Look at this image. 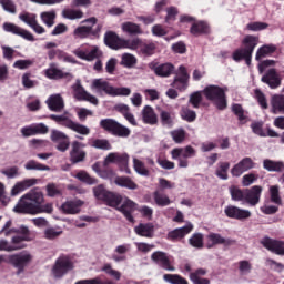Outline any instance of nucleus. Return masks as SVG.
I'll return each mask as SVG.
<instances>
[{"instance_id":"obj_62","label":"nucleus","mask_w":284,"mask_h":284,"mask_svg":"<svg viewBox=\"0 0 284 284\" xmlns=\"http://www.w3.org/2000/svg\"><path fill=\"white\" fill-rule=\"evenodd\" d=\"M239 272L241 276H247L252 272V263L247 260H243L239 262Z\"/></svg>"},{"instance_id":"obj_64","label":"nucleus","mask_w":284,"mask_h":284,"mask_svg":"<svg viewBox=\"0 0 284 284\" xmlns=\"http://www.w3.org/2000/svg\"><path fill=\"white\" fill-rule=\"evenodd\" d=\"M181 118L184 121H187L189 123H192V121H196V112H194V111H192L187 108H182Z\"/></svg>"},{"instance_id":"obj_12","label":"nucleus","mask_w":284,"mask_h":284,"mask_svg":"<svg viewBox=\"0 0 284 284\" xmlns=\"http://www.w3.org/2000/svg\"><path fill=\"white\" fill-rule=\"evenodd\" d=\"M190 81V74H187V69L185 67L180 65L178 73L174 78V81L172 82V88H175L176 90H180L183 92V90H187V82Z\"/></svg>"},{"instance_id":"obj_58","label":"nucleus","mask_w":284,"mask_h":284,"mask_svg":"<svg viewBox=\"0 0 284 284\" xmlns=\"http://www.w3.org/2000/svg\"><path fill=\"white\" fill-rule=\"evenodd\" d=\"M100 125L101 128H103V130H106L108 132H111V134H113L116 125H119V122L114 121L113 119H104L101 120Z\"/></svg>"},{"instance_id":"obj_20","label":"nucleus","mask_w":284,"mask_h":284,"mask_svg":"<svg viewBox=\"0 0 284 284\" xmlns=\"http://www.w3.org/2000/svg\"><path fill=\"white\" fill-rule=\"evenodd\" d=\"M194 230V224L187 222L184 226L174 229L168 233V239L170 241H181V239H185L187 234Z\"/></svg>"},{"instance_id":"obj_27","label":"nucleus","mask_w":284,"mask_h":284,"mask_svg":"<svg viewBox=\"0 0 284 284\" xmlns=\"http://www.w3.org/2000/svg\"><path fill=\"white\" fill-rule=\"evenodd\" d=\"M262 245L270 252H273V254H278L280 256H284V242L265 237L262 241Z\"/></svg>"},{"instance_id":"obj_46","label":"nucleus","mask_w":284,"mask_h":284,"mask_svg":"<svg viewBox=\"0 0 284 284\" xmlns=\"http://www.w3.org/2000/svg\"><path fill=\"white\" fill-rule=\"evenodd\" d=\"M230 170V162H220L217 164V169L215 171V175L217 179L222 181H227V171Z\"/></svg>"},{"instance_id":"obj_49","label":"nucleus","mask_w":284,"mask_h":284,"mask_svg":"<svg viewBox=\"0 0 284 284\" xmlns=\"http://www.w3.org/2000/svg\"><path fill=\"white\" fill-rule=\"evenodd\" d=\"M10 227H12V220L6 222L3 227L0 230V234H4V236H12V234L21 235V226L19 229Z\"/></svg>"},{"instance_id":"obj_36","label":"nucleus","mask_w":284,"mask_h":284,"mask_svg":"<svg viewBox=\"0 0 284 284\" xmlns=\"http://www.w3.org/2000/svg\"><path fill=\"white\" fill-rule=\"evenodd\" d=\"M142 120L149 125H156L159 119L156 118V113H154V109L150 105H145L142 110Z\"/></svg>"},{"instance_id":"obj_11","label":"nucleus","mask_w":284,"mask_h":284,"mask_svg":"<svg viewBox=\"0 0 284 284\" xmlns=\"http://www.w3.org/2000/svg\"><path fill=\"white\" fill-rule=\"evenodd\" d=\"M73 54L82 61H94L95 59H101L103 57V51L97 45L91 47L90 51L83 50V48H78L73 51Z\"/></svg>"},{"instance_id":"obj_32","label":"nucleus","mask_w":284,"mask_h":284,"mask_svg":"<svg viewBox=\"0 0 284 284\" xmlns=\"http://www.w3.org/2000/svg\"><path fill=\"white\" fill-rule=\"evenodd\" d=\"M32 185H37L36 179H27L21 182L16 183V185L11 190V195L17 196V194H21V192H26Z\"/></svg>"},{"instance_id":"obj_8","label":"nucleus","mask_w":284,"mask_h":284,"mask_svg":"<svg viewBox=\"0 0 284 284\" xmlns=\"http://www.w3.org/2000/svg\"><path fill=\"white\" fill-rule=\"evenodd\" d=\"M74 270V263L68 256H60L52 266L51 274L53 278H63L68 272Z\"/></svg>"},{"instance_id":"obj_2","label":"nucleus","mask_w":284,"mask_h":284,"mask_svg":"<svg viewBox=\"0 0 284 284\" xmlns=\"http://www.w3.org/2000/svg\"><path fill=\"white\" fill-rule=\"evenodd\" d=\"M28 241H32L30 239V229L21 225V235H12L10 241L0 239V252H19V250H26L28 247L26 242Z\"/></svg>"},{"instance_id":"obj_43","label":"nucleus","mask_w":284,"mask_h":284,"mask_svg":"<svg viewBox=\"0 0 284 284\" xmlns=\"http://www.w3.org/2000/svg\"><path fill=\"white\" fill-rule=\"evenodd\" d=\"M141 39L140 38H133V39H122L121 50H140L141 48Z\"/></svg>"},{"instance_id":"obj_45","label":"nucleus","mask_w":284,"mask_h":284,"mask_svg":"<svg viewBox=\"0 0 284 284\" xmlns=\"http://www.w3.org/2000/svg\"><path fill=\"white\" fill-rule=\"evenodd\" d=\"M61 234H63V229H61V226H50L44 230V239L48 241H54V239H59Z\"/></svg>"},{"instance_id":"obj_55","label":"nucleus","mask_w":284,"mask_h":284,"mask_svg":"<svg viewBox=\"0 0 284 284\" xmlns=\"http://www.w3.org/2000/svg\"><path fill=\"white\" fill-rule=\"evenodd\" d=\"M91 148H95V150H112V144L105 139H95L91 141Z\"/></svg>"},{"instance_id":"obj_28","label":"nucleus","mask_w":284,"mask_h":284,"mask_svg":"<svg viewBox=\"0 0 284 284\" xmlns=\"http://www.w3.org/2000/svg\"><path fill=\"white\" fill-rule=\"evenodd\" d=\"M263 189L261 186H253L251 190L245 191L244 193V203H248V205H258V201H261V193Z\"/></svg>"},{"instance_id":"obj_47","label":"nucleus","mask_w":284,"mask_h":284,"mask_svg":"<svg viewBox=\"0 0 284 284\" xmlns=\"http://www.w3.org/2000/svg\"><path fill=\"white\" fill-rule=\"evenodd\" d=\"M133 170H135L136 174H140V176H150V171L145 168V163L136 158H133Z\"/></svg>"},{"instance_id":"obj_53","label":"nucleus","mask_w":284,"mask_h":284,"mask_svg":"<svg viewBox=\"0 0 284 284\" xmlns=\"http://www.w3.org/2000/svg\"><path fill=\"white\" fill-rule=\"evenodd\" d=\"M160 119L164 128H172L174 125V115L168 111H161Z\"/></svg>"},{"instance_id":"obj_18","label":"nucleus","mask_w":284,"mask_h":284,"mask_svg":"<svg viewBox=\"0 0 284 284\" xmlns=\"http://www.w3.org/2000/svg\"><path fill=\"white\" fill-rule=\"evenodd\" d=\"M136 203L129 197H122V205L118 207V211L121 212L130 223H134V217L132 213L136 211Z\"/></svg>"},{"instance_id":"obj_48","label":"nucleus","mask_w":284,"mask_h":284,"mask_svg":"<svg viewBox=\"0 0 284 284\" xmlns=\"http://www.w3.org/2000/svg\"><path fill=\"white\" fill-rule=\"evenodd\" d=\"M24 170H37L38 172H50V166L30 160L24 164Z\"/></svg>"},{"instance_id":"obj_4","label":"nucleus","mask_w":284,"mask_h":284,"mask_svg":"<svg viewBox=\"0 0 284 284\" xmlns=\"http://www.w3.org/2000/svg\"><path fill=\"white\" fill-rule=\"evenodd\" d=\"M227 92V87H220L216 84L206 85L202 94L205 97L207 101H211L217 110H225L227 108V97L225 95Z\"/></svg>"},{"instance_id":"obj_31","label":"nucleus","mask_w":284,"mask_h":284,"mask_svg":"<svg viewBox=\"0 0 284 284\" xmlns=\"http://www.w3.org/2000/svg\"><path fill=\"white\" fill-rule=\"evenodd\" d=\"M271 112L273 114H284V95L283 94L272 95Z\"/></svg>"},{"instance_id":"obj_24","label":"nucleus","mask_w":284,"mask_h":284,"mask_svg":"<svg viewBox=\"0 0 284 284\" xmlns=\"http://www.w3.org/2000/svg\"><path fill=\"white\" fill-rule=\"evenodd\" d=\"M85 202H83V200H69L62 203L61 211L63 214H79Z\"/></svg>"},{"instance_id":"obj_14","label":"nucleus","mask_w":284,"mask_h":284,"mask_svg":"<svg viewBox=\"0 0 284 284\" xmlns=\"http://www.w3.org/2000/svg\"><path fill=\"white\" fill-rule=\"evenodd\" d=\"M4 32H10L11 34H17L18 37H22L27 41H34V36L30 33V31L26 29H21V27L12 23V22H4L2 26Z\"/></svg>"},{"instance_id":"obj_29","label":"nucleus","mask_w":284,"mask_h":284,"mask_svg":"<svg viewBox=\"0 0 284 284\" xmlns=\"http://www.w3.org/2000/svg\"><path fill=\"white\" fill-rule=\"evenodd\" d=\"M104 43L108 48H111V50H121L123 38H120L114 31H108L104 34Z\"/></svg>"},{"instance_id":"obj_60","label":"nucleus","mask_w":284,"mask_h":284,"mask_svg":"<svg viewBox=\"0 0 284 284\" xmlns=\"http://www.w3.org/2000/svg\"><path fill=\"white\" fill-rule=\"evenodd\" d=\"M230 194H231V199L233 201H244L245 202V192H243L237 186H231Z\"/></svg>"},{"instance_id":"obj_52","label":"nucleus","mask_w":284,"mask_h":284,"mask_svg":"<svg viewBox=\"0 0 284 284\" xmlns=\"http://www.w3.org/2000/svg\"><path fill=\"white\" fill-rule=\"evenodd\" d=\"M163 278L166 283L170 284H189L187 280H185L179 274H164Z\"/></svg>"},{"instance_id":"obj_42","label":"nucleus","mask_w":284,"mask_h":284,"mask_svg":"<svg viewBox=\"0 0 284 284\" xmlns=\"http://www.w3.org/2000/svg\"><path fill=\"white\" fill-rule=\"evenodd\" d=\"M155 74L158 77H170L174 72V65L172 63H164L155 67Z\"/></svg>"},{"instance_id":"obj_63","label":"nucleus","mask_w":284,"mask_h":284,"mask_svg":"<svg viewBox=\"0 0 284 284\" xmlns=\"http://www.w3.org/2000/svg\"><path fill=\"white\" fill-rule=\"evenodd\" d=\"M101 271L105 272V274H109V276L115 278V281H121V272L112 268V264H104Z\"/></svg>"},{"instance_id":"obj_9","label":"nucleus","mask_w":284,"mask_h":284,"mask_svg":"<svg viewBox=\"0 0 284 284\" xmlns=\"http://www.w3.org/2000/svg\"><path fill=\"white\" fill-rule=\"evenodd\" d=\"M172 159L179 161V168H187L190 162L187 159L196 156V150L190 145L185 148H178L171 151Z\"/></svg>"},{"instance_id":"obj_25","label":"nucleus","mask_w":284,"mask_h":284,"mask_svg":"<svg viewBox=\"0 0 284 284\" xmlns=\"http://www.w3.org/2000/svg\"><path fill=\"white\" fill-rule=\"evenodd\" d=\"M74 99L78 101H88L89 103H92V105H99V99L97 97L90 94L81 84H77L74 87Z\"/></svg>"},{"instance_id":"obj_19","label":"nucleus","mask_w":284,"mask_h":284,"mask_svg":"<svg viewBox=\"0 0 284 284\" xmlns=\"http://www.w3.org/2000/svg\"><path fill=\"white\" fill-rule=\"evenodd\" d=\"M151 260H153L154 263L160 265L163 270H166V272H175L176 268L170 264V257H168V254L162 251H158L152 253Z\"/></svg>"},{"instance_id":"obj_59","label":"nucleus","mask_w":284,"mask_h":284,"mask_svg":"<svg viewBox=\"0 0 284 284\" xmlns=\"http://www.w3.org/2000/svg\"><path fill=\"white\" fill-rule=\"evenodd\" d=\"M109 193L110 191L105 190V186H103V184L93 187V194L95 199H98V201H104Z\"/></svg>"},{"instance_id":"obj_34","label":"nucleus","mask_w":284,"mask_h":284,"mask_svg":"<svg viewBox=\"0 0 284 284\" xmlns=\"http://www.w3.org/2000/svg\"><path fill=\"white\" fill-rule=\"evenodd\" d=\"M276 52V45L274 44H264L260 47L255 54V61H261L262 59H265L266 57H270Z\"/></svg>"},{"instance_id":"obj_23","label":"nucleus","mask_w":284,"mask_h":284,"mask_svg":"<svg viewBox=\"0 0 284 284\" xmlns=\"http://www.w3.org/2000/svg\"><path fill=\"white\" fill-rule=\"evenodd\" d=\"M45 104L48 105L51 112H63V108H65V101L60 93L51 94L47 100Z\"/></svg>"},{"instance_id":"obj_61","label":"nucleus","mask_w":284,"mask_h":284,"mask_svg":"<svg viewBox=\"0 0 284 284\" xmlns=\"http://www.w3.org/2000/svg\"><path fill=\"white\" fill-rule=\"evenodd\" d=\"M121 64L124 65V68H132L133 65H136V57L132 53H124L122 54Z\"/></svg>"},{"instance_id":"obj_44","label":"nucleus","mask_w":284,"mask_h":284,"mask_svg":"<svg viewBox=\"0 0 284 284\" xmlns=\"http://www.w3.org/2000/svg\"><path fill=\"white\" fill-rule=\"evenodd\" d=\"M40 19L47 28H52L54 26V19H57V11H44L40 14Z\"/></svg>"},{"instance_id":"obj_40","label":"nucleus","mask_w":284,"mask_h":284,"mask_svg":"<svg viewBox=\"0 0 284 284\" xmlns=\"http://www.w3.org/2000/svg\"><path fill=\"white\" fill-rule=\"evenodd\" d=\"M122 32H125L126 34H143V29H141V26L134 22L126 21L121 24Z\"/></svg>"},{"instance_id":"obj_6","label":"nucleus","mask_w":284,"mask_h":284,"mask_svg":"<svg viewBox=\"0 0 284 284\" xmlns=\"http://www.w3.org/2000/svg\"><path fill=\"white\" fill-rule=\"evenodd\" d=\"M49 118L52 121H55L59 125H63L77 134H81L82 136H88V134H90V128L72 121V114L70 112H64L61 115L51 114Z\"/></svg>"},{"instance_id":"obj_51","label":"nucleus","mask_w":284,"mask_h":284,"mask_svg":"<svg viewBox=\"0 0 284 284\" xmlns=\"http://www.w3.org/2000/svg\"><path fill=\"white\" fill-rule=\"evenodd\" d=\"M189 245L195 247V250H203V233H194L189 239Z\"/></svg>"},{"instance_id":"obj_7","label":"nucleus","mask_w":284,"mask_h":284,"mask_svg":"<svg viewBox=\"0 0 284 284\" xmlns=\"http://www.w3.org/2000/svg\"><path fill=\"white\" fill-rule=\"evenodd\" d=\"M34 261V255L29 251H22L20 253L8 255V263L17 270V274H23L26 267Z\"/></svg>"},{"instance_id":"obj_10","label":"nucleus","mask_w":284,"mask_h":284,"mask_svg":"<svg viewBox=\"0 0 284 284\" xmlns=\"http://www.w3.org/2000/svg\"><path fill=\"white\" fill-rule=\"evenodd\" d=\"M256 166V163H254V160L252 158H244L239 163L233 165L231 169L232 176L239 178L243 176L245 172H250V170H254Z\"/></svg>"},{"instance_id":"obj_57","label":"nucleus","mask_w":284,"mask_h":284,"mask_svg":"<svg viewBox=\"0 0 284 284\" xmlns=\"http://www.w3.org/2000/svg\"><path fill=\"white\" fill-rule=\"evenodd\" d=\"M62 17H64V19H70V20L83 19V11L74 10V9H67L62 12Z\"/></svg>"},{"instance_id":"obj_5","label":"nucleus","mask_w":284,"mask_h":284,"mask_svg":"<svg viewBox=\"0 0 284 284\" xmlns=\"http://www.w3.org/2000/svg\"><path fill=\"white\" fill-rule=\"evenodd\" d=\"M242 45L244 48H240L233 52V59L235 61H246V64L251 65L252 63V54L254 53V49L258 45V37L256 36H246Z\"/></svg>"},{"instance_id":"obj_30","label":"nucleus","mask_w":284,"mask_h":284,"mask_svg":"<svg viewBox=\"0 0 284 284\" xmlns=\"http://www.w3.org/2000/svg\"><path fill=\"white\" fill-rule=\"evenodd\" d=\"M115 163L119 165L121 172L132 174V170H130V155L128 153L115 152Z\"/></svg>"},{"instance_id":"obj_35","label":"nucleus","mask_w":284,"mask_h":284,"mask_svg":"<svg viewBox=\"0 0 284 284\" xmlns=\"http://www.w3.org/2000/svg\"><path fill=\"white\" fill-rule=\"evenodd\" d=\"M135 234L138 236H144L145 239H152L154 235V226L151 223L139 224L134 227Z\"/></svg>"},{"instance_id":"obj_3","label":"nucleus","mask_w":284,"mask_h":284,"mask_svg":"<svg viewBox=\"0 0 284 284\" xmlns=\"http://www.w3.org/2000/svg\"><path fill=\"white\" fill-rule=\"evenodd\" d=\"M91 90L98 94H108L109 97H130L132 90L128 87L114 88L103 78L94 79L91 82Z\"/></svg>"},{"instance_id":"obj_1","label":"nucleus","mask_w":284,"mask_h":284,"mask_svg":"<svg viewBox=\"0 0 284 284\" xmlns=\"http://www.w3.org/2000/svg\"><path fill=\"white\" fill-rule=\"evenodd\" d=\"M52 204L43 205V193L37 189L24 194L13 209L18 214H52Z\"/></svg>"},{"instance_id":"obj_41","label":"nucleus","mask_w":284,"mask_h":284,"mask_svg":"<svg viewBox=\"0 0 284 284\" xmlns=\"http://www.w3.org/2000/svg\"><path fill=\"white\" fill-rule=\"evenodd\" d=\"M123 201V197L119 194H114L112 192H109L106 197H104V202L110 207H115V210H119L121 203Z\"/></svg>"},{"instance_id":"obj_54","label":"nucleus","mask_w":284,"mask_h":284,"mask_svg":"<svg viewBox=\"0 0 284 284\" xmlns=\"http://www.w3.org/2000/svg\"><path fill=\"white\" fill-rule=\"evenodd\" d=\"M153 196L156 205H160L161 207H165L172 203L168 195L160 193L159 191H155Z\"/></svg>"},{"instance_id":"obj_26","label":"nucleus","mask_w":284,"mask_h":284,"mask_svg":"<svg viewBox=\"0 0 284 284\" xmlns=\"http://www.w3.org/2000/svg\"><path fill=\"white\" fill-rule=\"evenodd\" d=\"M22 136H37V134H48V125L43 123L31 124L21 129Z\"/></svg>"},{"instance_id":"obj_13","label":"nucleus","mask_w":284,"mask_h":284,"mask_svg":"<svg viewBox=\"0 0 284 284\" xmlns=\"http://www.w3.org/2000/svg\"><path fill=\"white\" fill-rule=\"evenodd\" d=\"M20 21H23V23H27V26H30L31 29L37 34H45V28H43L39 22L37 21V14L34 13H21L19 14Z\"/></svg>"},{"instance_id":"obj_17","label":"nucleus","mask_w":284,"mask_h":284,"mask_svg":"<svg viewBox=\"0 0 284 284\" xmlns=\"http://www.w3.org/2000/svg\"><path fill=\"white\" fill-rule=\"evenodd\" d=\"M83 23L88 24L80 26L73 31L75 39H87V37H90L92 34V28L97 26V18L87 19Z\"/></svg>"},{"instance_id":"obj_37","label":"nucleus","mask_w":284,"mask_h":284,"mask_svg":"<svg viewBox=\"0 0 284 284\" xmlns=\"http://www.w3.org/2000/svg\"><path fill=\"white\" fill-rule=\"evenodd\" d=\"M114 183L119 187H125L126 190H138L139 189V185L133 180H131L129 176H115Z\"/></svg>"},{"instance_id":"obj_15","label":"nucleus","mask_w":284,"mask_h":284,"mask_svg":"<svg viewBox=\"0 0 284 284\" xmlns=\"http://www.w3.org/2000/svg\"><path fill=\"white\" fill-rule=\"evenodd\" d=\"M83 148H85V144H83L82 142H72L70 151L71 163H82V161H85L87 153L83 151Z\"/></svg>"},{"instance_id":"obj_22","label":"nucleus","mask_w":284,"mask_h":284,"mask_svg":"<svg viewBox=\"0 0 284 284\" xmlns=\"http://www.w3.org/2000/svg\"><path fill=\"white\" fill-rule=\"evenodd\" d=\"M262 83H266L272 90H276L281 85V74L276 69H268L262 77Z\"/></svg>"},{"instance_id":"obj_21","label":"nucleus","mask_w":284,"mask_h":284,"mask_svg":"<svg viewBox=\"0 0 284 284\" xmlns=\"http://www.w3.org/2000/svg\"><path fill=\"white\" fill-rule=\"evenodd\" d=\"M235 241L232 239L223 237V235L219 233H210L207 235L206 247L212 248L215 245H225L226 247L230 245H234Z\"/></svg>"},{"instance_id":"obj_38","label":"nucleus","mask_w":284,"mask_h":284,"mask_svg":"<svg viewBox=\"0 0 284 284\" xmlns=\"http://www.w3.org/2000/svg\"><path fill=\"white\" fill-rule=\"evenodd\" d=\"M44 74L47 79L51 80L63 79L68 77V73L57 68V64H50V67L44 71Z\"/></svg>"},{"instance_id":"obj_39","label":"nucleus","mask_w":284,"mask_h":284,"mask_svg":"<svg viewBox=\"0 0 284 284\" xmlns=\"http://www.w3.org/2000/svg\"><path fill=\"white\" fill-rule=\"evenodd\" d=\"M264 170L267 172H283L284 171V163L283 161H274V160H264L263 161Z\"/></svg>"},{"instance_id":"obj_50","label":"nucleus","mask_w":284,"mask_h":284,"mask_svg":"<svg viewBox=\"0 0 284 284\" xmlns=\"http://www.w3.org/2000/svg\"><path fill=\"white\" fill-rule=\"evenodd\" d=\"M74 178L82 183H87V185H97V183H99L97 179L90 176V174H88L85 171L78 172Z\"/></svg>"},{"instance_id":"obj_56","label":"nucleus","mask_w":284,"mask_h":284,"mask_svg":"<svg viewBox=\"0 0 284 284\" xmlns=\"http://www.w3.org/2000/svg\"><path fill=\"white\" fill-rule=\"evenodd\" d=\"M255 99L261 106L262 110H267L270 105L267 104V98L265 97V93H263L260 89H256L254 91Z\"/></svg>"},{"instance_id":"obj_33","label":"nucleus","mask_w":284,"mask_h":284,"mask_svg":"<svg viewBox=\"0 0 284 284\" xmlns=\"http://www.w3.org/2000/svg\"><path fill=\"white\" fill-rule=\"evenodd\" d=\"M190 32L194 37H199L200 34H210V24H207L205 21L193 22Z\"/></svg>"},{"instance_id":"obj_16","label":"nucleus","mask_w":284,"mask_h":284,"mask_svg":"<svg viewBox=\"0 0 284 284\" xmlns=\"http://www.w3.org/2000/svg\"><path fill=\"white\" fill-rule=\"evenodd\" d=\"M224 214L229 219H236L237 221H244L245 219H250V216H252V212H250V210H243L234 205L226 206L224 209Z\"/></svg>"}]
</instances>
